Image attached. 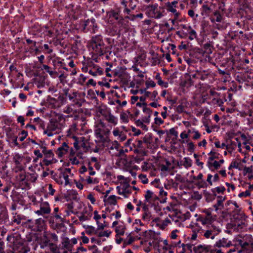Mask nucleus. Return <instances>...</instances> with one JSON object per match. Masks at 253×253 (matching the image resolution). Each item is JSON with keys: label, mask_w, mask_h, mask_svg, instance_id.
Listing matches in <instances>:
<instances>
[{"label": "nucleus", "mask_w": 253, "mask_h": 253, "mask_svg": "<svg viewBox=\"0 0 253 253\" xmlns=\"http://www.w3.org/2000/svg\"><path fill=\"white\" fill-rule=\"evenodd\" d=\"M31 158L29 156H22V164L23 166V170H24L25 168L26 167V165L30 163L31 161Z\"/></svg>", "instance_id": "69168bd1"}, {"label": "nucleus", "mask_w": 253, "mask_h": 253, "mask_svg": "<svg viewBox=\"0 0 253 253\" xmlns=\"http://www.w3.org/2000/svg\"><path fill=\"white\" fill-rule=\"evenodd\" d=\"M181 218L178 216L177 214L174 215V214H169V217H167L164 220H162L159 222V225L161 228L165 229L169 224L173 223L177 226H180Z\"/></svg>", "instance_id": "f8f14e48"}, {"label": "nucleus", "mask_w": 253, "mask_h": 253, "mask_svg": "<svg viewBox=\"0 0 253 253\" xmlns=\"http://www.w3.org/2000/svg\"><path fill=\"white\" fill-rule=\"evenodd\" d=\"M13 250L14 253H27L28 252V250L23 244L14 245Z\"/></svg>", "instance_id": "58836bf2"}, {"label": "nucleus", "mask_w": 253, "mask_h": 253, "mask_svg": "<svg viewBox=\"0 0 253 253\" xmlns=\"http://www.w3.org/2000/svg\"><path fill=\"white\" fill-rule=\"evenodd\" d=\"M95 62H98L97 57L92 56L91 58L86 60L83 63L82 71L84 73H88L92 76L95 77L103 74V70Z\"/></svg>", "instance_id": "7ed1b4c3"}, {"label": "nucleus", "mask_w": 253, "mask_h": 253, "mask_svg": "<svg viewBox=\"0 0 253 253\" xmlns=\"http://www.w3.org/2000/svg\"><path fill=\"white\" fill-rule=\"evenodd\" d=\"M145 201L149 204L155 205L158 203L159 198L153 192L150 190H147L145 195Z\"/></svg>", "instance_id": "4be33fe9"}, {"label": "nucleus", "mask_w": 253, "mask_h": 253, "mask_svg": "<svg viewBox=\"0 0 253 253\" xmlns=\"http://www.w3.org/2000/svg\"><path fill=\"white\" fill-rule=\"evenodd\" d=\"M182 247L183 248V250L184 252H186L187 251H189L190 253H192V251H194V248L195 246H193V245L186 244H182Z\"/></svg>", "instance_id": "680f3d73"}, {"label": "nucleus", "mask_w": 253, "mask_h": 253, "mask_svg": "<svg viewBox=\"0 0 253 253\" xmlns=\"http://www.w3.org/2000/svg\"><path fill=\"white\" fill-rule=\"evenodd\" d=\"M164 11L157 3L149 5L146 8V13L151 18L160 19L164 16Z\"/></svg>", "instance_id": "6e6552de"}, {"label": "nucleus", "mask_w": 253, "mask_h": 253, "mask_svg": "<svg viewBox=\"0 0 253 253\" xmlns=\"http://www.w3.org/2000/svg\"><path fill=\"white\" fill-rule=\"evenodd\" d=\"M136 106L142 107L143 108V112H146L148 114H150V110L146 107V104L144 102H137Z\"/></svg>", "instance_id": "338daca9"}, {"label": "nucleus", "mask_w": 253, "mask_h": 253, "mask_svg": "<svg viewBox=\"0 0 253 253\" xmlns=\"http://www.w3.org/2000/svg\"><path fill=\"white\" fill-rule=\"evenodd\" d=\"M66 116L62 114H57L52 117L48 124L43 133L48 136H52L55 134L59 133L64 126Z\"/></svg>", "instance_id": "f257e3e1"}, {"label": "nucleus", "mask_w": 253, "mask_h": 253, "mask_svg": "<svg viewBox=\"0 0 253 253\" xmlns=\"http://www.w3.org/2000/svg\"><path fill=\"white\" fill-rule=\"evenodd\" d=\"M63 112L69 114V115H68V117H77V115H76L77 113V110H74L71 106H67L65 108H64ZM66 117H67V116H66Z\"/></svg>", "instance_id": "ea45409f"}, {"label": "nucleus", "mask_w": 253, "mask_h": 253, "mask_svg": "<svg viewBox=\"0 0 253 253\" xmlns=\"http://www.w3.org/2000/svg\"><path fill=\"white\" fill-rule=\"evenodd\" d=\"M225 197L222 196H218L217 203L214 205L213 207L215 208V210L217 211L219 209H221L223 208V201L225 200Z\"/></svg>", "instance_id": "c03bdc74"}, {"label": "nucleus", "mask_w": 253, "mask_h": 253, "mask_svg": "<svg viewBox=\"0 0 253 253\" xmlns=\"http://www.w3.org/2000/svg\"><path fill=\"white\" fill-rule=\"evenodd\" d=\"M40 209L35 211V213L38 215L44 216L45 214L50 213L51 209L47 202H42L39 205Z\"/></svg>", "instance_id": "f3484780"}, {"label": "nucleus", "mask_w": 253, "mask_h": 253, "mask_svg": "<svg viewBox=\"0 0 253 253\" xmlns=\"http://www.w3.org/2000/svg\"><path fill=\"white\" fill-rule=\"evenodd\" d=\"M194 253H224L222 250L213 249L212 246L207 245H199L194 248Z\"/></svg>", "instance_id": "9b49d317"}, {"label": "nucleus", "mask_w": 253, "mask_h": 253, "mask_svg": "<svg viewBox=\"0 0 253 253\" xmlns=\"http://www.w3.org/2000/svg\"><path fill=\"white\" fill-rule=\"evenodd\" d=\"M208 155L210 156L208 160H213L215 159L218 158V156L219 155V154L216 152L214 150H212L209 154Z\"/></svg>", "instance_id": "0e129e2a"}, {"label": "nucleus", "mask_w": 253, "mask_h": 253, "mask_svg": "<svg viewBox=\"0 0 253 253\" xmlns=\"http://www.w3.org/2000/svg\"><path fill=\"white\" fill-rule=\"evenodd\" d=\"M117 180L119 181L120 185L117 187H126L130 185V179L129 177H125L123 175H119L117 177Z\"/></svg>", "instance_id": "7c9ffc66"}, {"label": "nucleus", "mask_w": 253, "mask_h": 253, "mask_svg": "<svg viewBox=\"0 0 253 253\" xmlns=\"http://www.w3.org/2000/svg\"><path fill=\"white\" fill-rule=\"evenodd\" d=\"M232 246V243L231 241L229 240L228 238L223 237L216 241L212 248L221 250V248H228Z\"/></svg>", "instance_id": "a211bd4d"}, {"label": "nucleus", "mask_w": 253, "mask_h": 253, "mask_svg": "<svg viewBox=\"0 0 253 253\" xmlns=\"http://www.w3.org/2000/svg\"><path fill=\"white\" fill-rule=\"evenodd\" d=\"M96 28L97 25L95 23V20L94 18L87 19L84 22V29L86 32L90 31L94 33Z\"/></svg>", "instance_id": "5701e85b"}, {"label": "nucleus", "mask_w": 253, "mask_h": 253, "mask_svg": "<svg viewBox=\"0 0 253 253\" xmlns=\"http://www.w3.org/2000/svg\"><path fill=\"white\" fill-rule=\"evenodd\" d=\"M239 140V138H236L235 141L231 140L226 145V150L229 153H232L236 149Z\"/></svg>", "instance_id": "72a5a7b5"}, {"label": "nucleus", "mask_w": 253, "mask_h": 253, "mask_svg": "<svg viewBox=\"0 0 253 253\" xmlns=\"http://www.w3.org/2000/svg\"><path fill=\"white\" fill-rule=\"evenodd\" d=\"M96 121H102L107 127L111 129H112L113 126L117 125L118 122L117 117L113 115L111 113L107 116L98 119Z\"/></svg>", "instance_id": "4468645a"}, {"label": "nucleus", "mask_w": 253, "mask_h": 253, "mask_svg": "<svg viewBox=\"0 0 253 253\" xmlns=\"http://www.w3.org/2000/svg\"><path fill=\"white\" fill-rule=\"evenodd\" d=\"M111 129L107 127L102 121H96L94 125V134L99 141L102 143L108 141Z\"/></svg>", "instance_id": "39448f33"}, {"label": "nucleus", "mask_w": 253, "mask_h": 253, "mask_svg": "<svg viewBox=\"0 0 253 253\" xmlns=\"http://www.w3.org/2000/svg\"><path fill=\"white\" fill-rule=\"evenodd\" d=\"M63 247L68 251H71L72 250V244H71L70 241L68 239H66L62 242Z\"/></svg>", "instance_id": "bf43d9fd"}, {"label": "nucleus", "mask_w": 253, "mask_h": 253, "mask_svg": "<svg viewBox=\"0 0 253 253\" xmlns=\"http://www.w3.org/2000/svg\"><path fill=\"white\" fill-rule=\"evenodd\" d=\"M241 10L245 12V16L248 19H251L253 17V7L251 5L248 0H240Z\"/></svg>", "instance_id": "ddd939ff"}, {"label": "nucleus", "mask_w": 253, "mask_h": 253, "mask_svg": "<svg viewBox=\"0 0 253 253\" xmlns=\"http://www.w3.org/2000/svg\"><path fill=\"white\" fill-rule=\"evenodd\" d=\"M71 173V169L66 168L63 170L57 173L51 171V176L58 184L67 186L70 183L69 176Z\"/></svg>", "instance_id": "423d86ee"}, {"label": "nucleus", "mask_w": 253, "mask_h": 253, "mask_svg": "<svg viewBox=\"0 0 253 253\" xmlns=\"http://www.w3.org/2000/svg\"><path fill=\"white\" fill-rule=\"evenodd\" d=\"M91 216L92 213L90 210L85 208L78 216L80 221L84 222L89 220Z\"/></svg>", "instance_id": "cd10ccee"}, {"label": "nucleus", "mask_w": 253, "mask_h": 253, "mask_svg": "<svg viewBox=\"0 0 253 253\" xmlns=\"http://www.w3.org/2000/svg\"><path fill=\"white\" fill-rule=\"evenodd\" d=\"M165 6L168 11L173 13L176 18L178 17V16L180 15V13L176 9V7H175L173 5H171V4H170V2L169 1L167 2L166 3Z\"/></svg>", "instance_id": "e433bc0d"}, {"label": "nucleus", "mask_w": 253, "mask_h": 253, "mask_svg": "<svg viewBox=\"0 0 253 253\" xmlns=\"http://www.w3.org/2000/svg\"><path fill=\"white\" fill-rule=\"evenodd\" d=\"M240 116L243 117H246L247 116L251 117L253 115V110L252 107H248L246 108L243 111L240 112Z\"/></svg>", "instance_id": "de8ad7c7"}, {"label": "nucleus", "mask_w": 253, "mask_h": 253, "mask_svg": "<svg viewBox=\"0 0 253 253\" xmlns=\"http://www.w3.org/2000/svg\"><path fill=\"white\" fill-rule=\"evenodd\" d=\"M26 178V172L22 171L17 176V180L20 182V184L25 185Z\"/></svg>", "instance_id": "4d7b16f0"}, {"label": "nucleus", "mask_w": 253, "mask_h": 253, "mask_svg": "<svg viewBox=\"0 0 253 253\" xmlns=\"http://www.w3.org/2000/svg\"><path fill=\"white\" fill-rule=\"evenodd\" d=\"M88 139L84 136L74 137V146L76 149L81 147L86 148L88 144Z\"/></svg>", "instance_id": "aec40b11"}, {"label": "nucleus", "mask_w": 253, "mask_h": 253, "mask_svg": "<svg viewBox=\"0 0 253 253\" xmlns=\"http://www.w3.org/2000/svg\"><path fill=\"white\" fill-rule=\"evenodd\" d=\"M125 227L123 224H119L116 227L115 231L117 235H123L125 233Z\"/></svg>", "instance_id": "6e6d98bb"}, {"label": "nucleus", "mask_w": 253, "mask_h": 253, "mask_svg": "<svg viewBox=\"0 0 253 253\" xmlns=\"http://www.w3.org/2000/svg\"><path fill=\"white\" fill-rule=\"evenodd\" d=\"M43 220L42 218H39L35 220V226L32 227L33 229L35 231H41L42 229V224L43 223Z\"/></svg>", "instance_id": "3c124183"}, {"label": "nucleus", "mask_w": 253, "mask_h": 253, "mask_svg": "<svg viewBox=\"0 0 253 253\" xmlns=\"http://www.w3.org/2000/svg\"><path fill=\"white\" fill-rule=\"evenodd\" d=\"M236 169L240 170H241L244 168V165L240 160H234L231 163L228 169Z\"/></svg>", "instance_id": "f704fd0d"}, {"label": "nucleus", "mask_w": 253, "mask_h": 253, "mask_svg": "<svg viewBox=\"0 0 253 253\" xmlns=\"http://www.w3.org/2000/svg\"><path fill=\"white\" fill-rule=\"evenodd\" d=\"M42 243L45 246L49 247L50 250L52 252L55 253L56 252L57 247L55 244L51 242L48 234L46 233L44 234L42 239Z\"/></svg>", "instance_id": "393cba45"}, {"label": "nucleus", "mask_w": 253, "mask_h": 253, "mask_svg": "<svg viewBox=\"0 0 253 253\" xmlns=\"http://www.w3.org/2000/svg\"><path fill=\"white\" fill-rule=\"evenodd\" d=\"M108 23L112 25V28L110 29L108 34L111 36H115L123 30V22L124 19L120 15L119 11L111 10L107 13Z\"/></svg>", "instance_id": "f03ea898"}, {"label": "nucleus", "mask_w": 253, "mask_h": 253, "mask_svg": "<svg viewBox=\"0 0 253 253\" xmlns=\"http://www.w3.org/2000/svg\"><path fill=\"white\" fill-rule=\"evenodd\" d=\"M72 213V211L70 209H63L61 210L59 214H56L54 216L56 219H59L62 221H65L67 220V217H68Z\"/></svg>", "instance_id": "bb28decb"}, {"label": "nucleus", "mask_w": 253, "mask_h": 253, "mask_svg": "<svg viewBox=\"0 0 253 253\" xmlns=\"http://www.w3.org/2000/svg\"><path fill=\"white\" fill-rule=\"evenodd\" d=\"M209 75V74L204 71L202 72H197L192 76L194 78L205 81L208 78Z\"/></svg>", "instance_id": "4c0bfd02"}, {"label": "nucleus", "mask_w": 253, "mask_h": 253, "mask_svg": "<svg viewBox=\"0 0 253 253\" xmlns=\"http://www.w3.org/2000/svg\"><path fill=\"white\" fill-rule=\"evenodd\" d=\"M111 113V109L106 105H100L97 109V113L103 118Z\"/></svg>", "instance_id": "c756f323"}, {"label": "nucleus", "mask_w": 253, "mask_h": 253, "mask_svg": "<svg viewBox=\"0 0 253 253\" xmlns=\"http://www.w3.org/2000/svg\"><path fill=\"white\" fill-rule=\"evenodd\" d=\"M188 133H189V137L193 140H198L201 136V134L195 127L188 128Z\"/></svg>", "instance_id": "473e14b6"}, {"label": "nucleus", "mask_w": 253, "mask_h": 253, "mask_svg": "<svg viewBox=\"0 0 253 253\" xmlns=\"http://www.w3.org/2000/svg\"><path fill=\"white\" fill-rule=\"evenodd\" d=\"M143 93L146 97L150 98L152 101H158L159 99V97H158V93L156 90H154L152 92L144 90Z\"/></svg>", "instance_id": "c9c22d12"}, {"label": "nucleus", "mask_w": 253, "mask_h": 253, "mask_svg": "<svg viewBox=\"0 0 253 253\" xmlns=\"http://www.w3.org/2000/svg\"><path fill=\"white\" fill-rule=\"evenodd\" d=\"M224 162L223 159L220 160L219 161H215L214 160L212 161L208 160V166L210 169L213 170L214 169H219Z\"/></svg>", "instance_id": "c85d7f7f"}, {"label": "nucleus", "mask_w": 253, "mask_h": 253, "mask_svg": "<svg viewBox=\"0 0 253 253\" xmlns=\"http://www.w3.org/2000/svg\"><path fill=\"white\" fill-rule=\"evenodd\" d=\"M41 149H42V153L44 155V159L41 162L42 166H48L57 162L52 150H47L45 146H42Z\"/></svg>", "instance_id": "1a4fd4ad"}, {"label": "nucleus", "mask_w": 253, "mask_h": 253, "mask_svg": "<svg viewBox=\"0 0 253 253\" xmlns=\"http://www.w3.org/2000/svg\"><path fill=\"white\" fill-rule=\"evenodd\" d=\"M203 55H205V57L207 58L209 56V54L212 53V47L210 43H205L203 46Z\"/></svg>", "instance_id": "49530a36"}, {"label": "nucleus", "mask_w": 253, "mask_h": 253, "mask_svg": "<svg viewBox=\"0 0 253 253\" xmlns=\"http://www.w3.org/2000/svg\"><path fill=\"white\" fill-rule=\"evenodd\" d=\"M117 197L115 195L109 196L104 201L108 205H115L117 204Z\"/></svg>", "instance_id": "8fccbe9b"}, {"label": "nucleus", "mask_w": 253, "mask_h": 253, "mask_svg": "<svg viewBox=\"0 0 253 253\" xmlns=\"http://www.w3.org/2000/svg\"><path fill=\"white\" fill-rule=\"evenodd\" d=\"M101 216L99 214L98 215H96L95 216H93V219L96 221V223L98 225V228H97L98 229H103L105 227V225H104L105 221L103 220V222H100V221H99V220L101 219Z\"/></svg>", "instance_id": "09e8293b"}, {"label": "nucleus", "mask_w": 253, "mask_h": 253, "mask_svg": "<svg viewBox=\"0 0 253 253\" xmlns=\"http://www.w3.org/2000/svg\"><path fill=\"white\" fill-rule=\"evenodd\" d=\"M118 193L122 195L124 198H127L129 197L132 193V187L129 185L126 187H117Z\"/></svg>", "instance_id": "a878e982"}, {"label": "nucleus", "mask_w": 253, "mask_h": 253, "mask_svg": "<svg viewBox=\"0 0 253 253\" xmlns=\"http://www.w3.org/2000/svg\"><path fill=\"white\" fill-rule=\"evenodd\" d=\"M13 161L15 164L14 170L15 172L23 171L22 162V156L18 153H15L13 155Z\"/></svg>", "instance_id": "6ab92c4d"}, {"label": "nucleus", "mask_w": 253, "mask_h": 253, "mask_svg": "<svg viewBox=\"0 0 253 253\" xmlns=\"http://www.w3.org/2000/svg\"><path fill=\"white\" fill-rule=\"evenodd\" d=\"M103 145L106 146L109 151V152L112 156L116 155V152L120 147V145L118 141H111L109 139L105 142H102Z\"/></svg>", "instance_id": "dca6fc26"}, {"label": "nucleus", "mask_w": 253, "mask_h": 253, "mask_svg": "<svg viewBox=\"0 0 253 253\" xmlns=\"http://www.w3.org/2000/svg\"><path fill=\"white\" fill-rule=\"evenodd\" d=\"M159 196H160L161 200H159L161 203H165L167 200V192L163 190V188L161 189L159 191Z\"/></svg>", "instance_id": "13d9d810"}, {"label": "nucleus", "mask_w": 253, "mask_h": 253, "mask_svg": "<svg viewBox=\"0 0 253 253\" xmlns=\"http://www.w3.org/2000/svg\"><path fill=\"white\" fill-rule=\"evenodd\" d=\"M146 147H148V145L150 144L152 141V137L150 134L148 133L146 134L142 139Z\"/></svg>", "instance_id": "603ef678"}, {"label": "nucleus", "mask_w": 253, "mask_h": 253, "mask_svg": "<svg viewBox=\"0 0 253 253\" xmlns=\"http://www.w3.org/2000/svg\"><path fill=\"white\" fill-rule=\"evenodd\" d=\"M131 116V114L129 112L123 113L120 115V119L122 122L127 123L129 121V117Z\"/></svg>", "instance_id": "5fc2aeb1"}, {"label": "nucleus", "mask_w": 253, "mask_h": 253, "mask_svg": "<svg viewBox=\"0 0 253 253\" xmlns=\"http://www.w3.org/2000/svg\"><path fill=\"white\" fill-rule=\"evenodd\" d=\"M89 47L92 51V55L97 57L103 55L106 51V46L101 35H96L92 38Z\"/></svg>", "instance_id": "20e7f679"}, {"label": "nucleus", "mask_w": 253, "mask_h": 253, "mask_svg": "<svg viewBox=\"0 0 253 253\" xmlns=\"http://www.w3.org/2000/svg\"><path fill=\"white\" fill-rule=\"evenodd\" d=\"M189 133H188V129L187 131H183L180 134V139L179 141L183 144L186 143L189 141Z\"/></svg>", "instance_id": "37998d69"}, {"label": "nucleus", "mask_w": 253, "mask_h": 253, "mask_svg": "<svg viewBox=\"0 0 253 253\" xmlns=\"http://www.w3.org/2000/svg\"><path fill=\"white\" fill-rule=\"evenodd\" d=\"M77 129V126L76 124L71 125L67 131V136L73 138L74 139V137H77V136H75V133L76 132Z\"/></svg>", "instance_id": "79ce46f5"}, {"label": "nucleus", "mask_w": 253, "mask_h": 253, "mask_svg": "<svg viewBox=\"0 0 253 253\" xmlns=\"http://www.w3.org/2000/svg\"><path fill=\"white\" fill-rule=\"evenodd\" d=\"M182 2L190 8H196L198 6V0H182Z\"/></svg>", "instance_id": "a19ab883"}, {"label": "nucleus", "mask_w": 253, "mask_h": 253, "mask_svg": "<svg viewBox=\"0 0 253 253\" xmlns=\"http://www.w3.org/2000/svg\"><path fill=\"white\" fill-rule=\"evenodd\" d=\"M211 211L212 210L211 209L204 210L203 212L205 215L200 216L197 220L200 221L203 225L211 224L214 220V218L211 215Z\"/></svg>", "instance_id": "2eb2a0df"}, {"label": "nucleus", "mask_w": 253, "mask_h": 253, "mask_svg": "<svg viewBox=\"0 0 253 253\" xmlns=\"http://www.w3.org/2000/svg\"><path fill=\"white\" fill-rule=\"evenodd\" d=\"M65 94L66 97L69 98L73 106L81 107L85 101L84 93L75 91H70V92L66 91Z\"/></svg>", "instance_id": "0eeeda50"}, {"label": "nucleus", "mask_w": 253, "mask_h": 253, "mask_svg": "<svg viewBox=\"0 0 253 253\" xmlns=\"http://www.w3.org/2000/svg\"><path fill=\"white\" fill-rule=\"evenodd\" d=\"M214 196H216L217 194H223L225 191V188L223 186L216 187L211 190Z\"/></svg>", "instance_id": "864d4df0"}, {"label": "nucleus", "mask_w": 253, "mask_h": 253, "mask_svg": "<svg viewBox=\"0 0 253 253\" xmlns=\"http://www.w3.org/2000/svg\"><path fill=\"white\" fill-rule=\"evenodd\" d=\"M38 175L36 172L26 173L25 185L27 186L31 182H35L37 178Z\"/></svg>", "instance_id": "2f4dec72"}, {"label": "nucleus", "mask_w": 253, "mask_h": 253, "mask_svg": "<svg viewBox=\"0 0 253 253\" xmlns=\"http://www.w3.org/2000/svg\"><path fill=\"white\" fill-rule=\"evenodd\" d=\"M111 233L109 230L101 231L97 233V236L99 237H109Z\"/></svg>", "instance_id": "774afa93"}, {"label": "nucleus", "mask_w": 253, "mask_h": 253, "mask_svg": "<svg viewBox=\"0 0 253 253\" xmlns=\"http://www.w3.org/2000/svg\"><path fill=\"white\" fill-rule=\"evenodd\" d=\"M239 244L244 249H249L253 247V238L251 235H246L242 240H239Z\"/></svg>", "instance_id": "412c9836"}, {"label": "nucleus", "mask_w": 253, "mask_h": 253, "mask_svg": "<svg viewBox=\"0 0 253 253\" xmlns=\"http://www.w3.org/2000/svg\"><path fill=\"white\" fill-rule=\"evenodd\" d=\"M35 84L38 88L43 87L44 84V79L42 77L37 78L35 79Z\"/></svg>", "instance_id": "e2e57ef3"}, {"label": "nucleus", "mask_w": 253, "mask_h": 253, "mask_svg": "<svg viewBox=\"0 0 253 253\" xmlns=\"http://www.w3.org/2000/svg\"><path fill=\"white\" fill-rule=\"evenodd\" d=\"M56 154L59 158L67 157L69 155L73 156L75 154V152L73 147L70 146L67 142H64L58 148Z\"/></svg>", "instance_id": "9d476101"}, {"label": "nucleus", "mask_w": 253, "mask_h": 253, "mask_svg": "<svg viewBox=\"0 0 253 253\" xmlns=\"http://www.w3.org/2000/svg\"><path fill=\"white\" fill-rule=\"evenodd\" d=\"M203 235L207 239H213L215 237L214 231L212 229H208L202 231Z\"/></svg>", "instance_id": "a18cd8bd"}, {"label": "nucleus", "mask_w": 253, "mask_h": 253, "mask_svg": "<svg viewBox=\"0 0 253 253\" xmlns=\"http://www.w3.org/2000/svg\"><path fill=\"white\" fill-rule=\"evenodd\" d=\"M211 21L212 23L216 24L217 28L220 29V26L218 23H222L223 22V15L219 11H216L213 13V14L210 18Z\"/></svg>", "instance_id": "b1692460"}, {"label": "nucleus", "mask_w": 253, "mask_h": 253, "mask_svg": "<svg viewBox=\"0 0 253 253\" xmlns=\"http://www.w3.org/2000/svg\"><path fill=\"white\" fill-rule=\"evenodd\" d=\"M187 37L190 40H193L197 38V33L191 27L189 28V33Z\"/></svg>", "instance_id": "052dcab7"}]
</instances>
